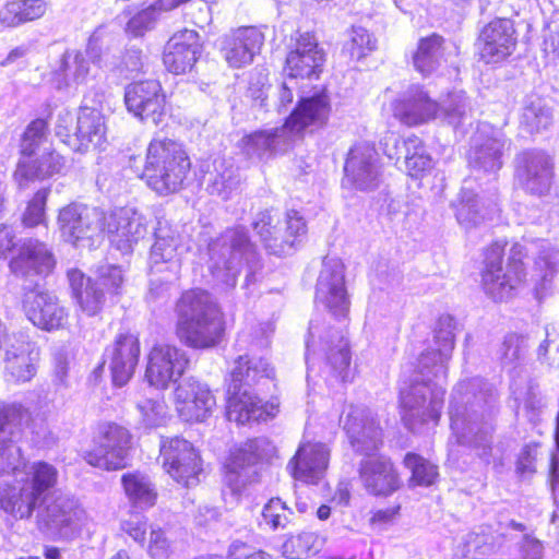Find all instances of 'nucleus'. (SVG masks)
<instances>
[{"instance_id":"f257e3e1","label":"nucleus","mask_w":559,"mask_h":559,"mask_svg":"<svg viewBox=\"0 0 559 559\" xmlns=\"http://www.w3.org/2000/svg\"><path fill=\"white\" fill-rule=\"evenodd\" d=\"M27 411L20 403L0 402V507L15 519H29L38 504L39 530L68 537L81 523L84 511L69 497L47 499L59 478L57 467L45 461L25 462L17 445Z\"/></svg>"},{"instance_id":"f03ea898","label":"nucleus","mask_w":559,"mask_h":559,"mask_svg":"<svg viewBox=\"0 0 559 559\" xmlns=\"http://www.w3.org/2000/svg\"><path fill=\"white\" fill-rule=\"evenodd\" d=\"M455 320L439 318L435 330L437 349H427L418 358V376L400 392L402 420L414 431L439 423L444 402L448 361L454 349Z\"/></svg>"},{"instance_id":"7ed1b4c3","label":"nucleus","mask_w":559,"mask_h":559,"mask_svg":"<svg viewBox=\"0 0 559 559\" xmlns=\"http://www.w3.org/2000/svg\"><path fill=\"white\" fill-rule=\"evenodd\" d=\"M533 249L538 250L535 259L536 276L544 283L550 282L559 271V248L548 241L515 242L509 251L507 266H502L504 246L495 242L485 253L481 285L485 293L496 301L511 298L524 284L526 272L523 259Z\"/></svg>"},{"instance_id":"20e7f679","label":"nucleus","mask_w":559,"mask_h":559,"mask_svg":"<svg viewBox=\"0 0 559 559\" xmlns=\"http://www.w3.org/2000/svg\"><path fill=\"white\" fill-rule=\"evenodd\" d=\"M493 401L492 386L480 378H473L455 385L449 406L450 426L456 443L477 450L485 460L491 450Z\"/></svg>"},{"instance_id":"39448f33","label":"nucleus","mask_w":559,"mask_h":559,"mask_svg":"<svg viewBox=\"0 0 559 559\" xmlns=\"http://www.w3.org/2000/svg\"><path fill=\"white\" fill-rule=\"evenodd\" d=\"M343 424L353 449L364 455L358 469L364 488L373 496H389L397 490L401 481L391 460L377 454L382 444V430L372 412L350 406Z\"/></svg>"},{"instance_id":"423d86ee","label":"nucleus","mask_w":559,"mask_h":559,"mask_svg":"<svg viewBox=\"0 0 559 559\" xmlns=\"http://www.w3.org/2000/svg\"><path fill=\"white\" fill-rule=\"evenodd\" d=\"M176 334L179 341L193 349L217 346L225 331L223 313L203 289H189L181 294L175 306Z\"/></svg>"},{"instance_id":"0eeeda50","label":"nucleus","mask_w":559,"mask_h":559,"mask_svg":"<svg viewBox=\"0 0 559 559\" xmlns=\"http://www.w3.org/2000/svg\"><path fill=\"white\" fill-rule=\"evenodd\" d=\"M274 368L264 358L239 356L230 372L227 389L226 416L229 421L243 425L250 421L267 420L275 416L277 405L263 403L251 386L263 378L273 379Z\"/></svg>"},{"instance_id":"6e6552de","label":"nucleus","mask_w":559,"mask_h":559,"mask_svg":"<svg viewBox=\"0 0 559 559\" xmlns=\"http://www.w3.org/2000/svg\"><path fill=\"white\" fill-rule=\"evenodd\" d=\"M190 166L180 143L170 139H153L147 147L143 176L151 189L167 195L181 188Z\"/></svg>"},{"instance_id":"1a4fd4ad","label":"nucleus","mask_w":559,"mask_h":559,"mask_svg":"<svg viewBox=\"0 0 559 559\" xmlns=\"http://www.w3.org/2000/svg\"><path fill=\"white\" fill-rule=\"evenodd\" d=\"M321 359L325 360V365L330 366L342 381L348 379L350 353L343 326H332L326 318L317 316L310 321L306 340L308 378L317 361Z\"/></svg>"},{"instance_id":"9d476101","label":"nucleus","mask_w":559,"mask_h":559,"mask_svg":"<svg viewBox=\"0 0 559 559\" xmlns=\"http://www.w3.org/2000/svg\"><path fill=\"white\" fill-rule=\"evenodd\" d=\"M255 254L243 227L226 229L207 246V265L216 285L223 289L233 288L242 261L253 260Z\"/></svg>"},{"instance_id":"9b49d317","label":"nucleus","mask_w":559,"mask_h":559,"mask_svg":"<svg viewBox=\"0 0 559 559\" xmlns=\"http://www.w3.org/2000/svg\"><path fill=\"white\" fill-rule=\"evenodd\" d=\"M73 116L63 110L58 115L56 135L75 152L99 148L106 141L105 117L100 109L84 104L80 107L76 123Z\"/></svg>"},{"instance_id":"f8f14e48","label":"nucleus","mask_w":559,"mask_h":559,"mask_svg":"<svg viewBox=\"0 0 559 559\" xmlns=\"http://www.w3.org/2000/svg\"><path fill=\"white\" fill-rule=\"evenodd\" d=\"M253 228L265 249L278 257L293 253L306 234V223L296 211L287 212L283 221L277 212H261L253 222Z\"/></svg>"},{"instance_id":"ddd939ff","label":"nucleus","mask_w":559,"mask_h":559,"mask_svg":"<svg viewBox=\"0 0 559 559\" xmlns=\"http://www.w3.org/2000/svg\"><path fill=\"white\" fill-rule=\"evenodd\" d=\"M94 442V449L84 453L88 465L104 471L127 467L132 444V436L127 428L116 423L99 424Z\"/></svg>"},{"instance_id":"4468645a","label":"nucleus","mask_w":559,"mask_h":559,"mask_svg":"<svg viewBox=\"0 0 559 559\" xmlns=\"http://www.w3.org/2000/svg\"><path fill=\"white\" fill-rule=\"evenodd\" d=\"M106 213L97 207L71 203L58 214V228L62 239L75 247H92L104 234Z\"/></svg>"},{"instance_id":"2eb2a0df","label":"nucleus","mask_w":559,"mask_h":559,"mask_svg":"<svg viewBox=\"0 0 559 559\" xmlns=\"http://www.w3.org/2000/svg\"><path fill=\"white\" fill-rule=\"evenodd\" d=\"M275 454L274 444L265 437L247 440L230 455L225 468V484L238 495L257 480L258 464Z\"/></svg>"},{"instance_id":"dca6fc26","label":"nucleus","mask_w":559,"mask_h":559,"mask_svg":"<svg viewBox=\"0 0 559 559\" xmlns=\"http://www.w3.org/2000/svg\"><path fill=\"white\" fill-rule=\"evenodd\" d=\"M160 457L164 469L178 484L190 487L199 483L201 459L189 441L179 437L162 440Z\"/></svg>"},{"instance_id":"f3484780","label":"nucleus","mask_w":559,"mask_h":559,"mask_svg":"<svg viewBox=\"0 0 559 559\" xmlns=\"http://www.w3.org/2000/svg\"><path fill=\"white\" fill-rule=\"evenodd\" d=\"M154 236L148 257L151 274H167L168 281L179 280L182 266L180 235L167 221L159 219Z\"/></svg>"},{"instance_id":"a211bd4d","label":"nucleus","mask_w":559,"mask_h":559,"mask_svg":"<svg viewBox=\"0 0 559 559\" xmlns=\"http://www.w3.org/2000/svg\"><path fill=\"white\" fill-rule=\"evenodd\" d=\"M316 301L335 318H345L349 298L345 286L344 264L340 259L325 258L316 286Z\"/></svg>"},{"instance_id":"6ab92c4d","label":"nucleus","mask_w":559,"mask_h":559,"mask_svg":"<svg viewBox=\"0 0 559 559\" xmlns=\"http://www.w3.org/2000/svg\"><path fill=\"white\" fill-rule=\"evenodd\" d=\"M188 365L189 358L183 349L156 344L147 355L145 379L150 385L165 390L182 377Z\"/></svg>"},{"instance_id":"aec40b11","label":"nucleus","mask_w":559,"mask_h":559,"mask_svg":"<svg viewBox=\"0 0 559 559\" xmlns=\"http://www.w3.org/2000/svg\"><path fill=\"white\" fill-rule=\"evenodd\" d=\"M148 230L146 217L132 207H118L106 213L104 233L112 246L122 253H130L133 246L143 239Z\"/></svg>"},{"instance_id":"412c9836","label":"nucleus","mask_w":559,"mask_h":559,"mask_svg":"<svg viewBox=\"0 0 559 559\" xmlns=\"http://www.w3.org/2000/svg\"><path fill=\"white\" fill-rule=\"evenodd\" d=\"M38 350L36 344L24 333H14L4 338V378L8 382L24 383L36 374Z\"/></svg>"},{"instance_id":"4be33fe9","label":"nucleus","mask_w":559,"mask_h":559,"mask_svg":"<svg viewBox=\"0 0 559 559\" xmlns=\"http://www.w3.org/2000/svg\"><path fill=\"white\" fill-rule=\"evenodd\" d=\"M344 171V182L350 183L358 190L367 191L378 188L382 170L374 146L367 142L355 144L348 152Z\"/></svg>"},{"instance_id":"5701e85b","label":"nucleus","mask_w":559,"mask_h":559,"mask_svg":"<svg viewBox=\"0 0 559 559\" xmlns=\"http://www.w3.org/2000/svg\"><path fill=\"white\" fill-rule=\"evenodd\" d=\"M22 309L29 322L43 331L64 329L69 312L51 293L32 289L24 294Z\"/></svg>"},{"instance_id":"b1692460","label":"nucleus","mask_w":559,"mask_h":559,"mask_svg":"<svg viewBox=\"0 0 559 559\" xmlns=\"http://www.w3.org/2000/svg\"><path fill=\"white\" fill-rule=\"evenodd\" d=\"M175 406L185 421L200 423L212 415L216 400L207 384L189 378L176 388Z\"/></svg>"},{"instance_id":"393cba45","label":"nucleus","mask_w":559,"mask_h":559,"mask_svg":"<svg viewBox=\"0 0 559 559\" xmlns=\"http://www.w3.org/2000/svg\"><path fill=\"white\" fill-rule=\"evenodd\" d=\"M516 46L513 22L495 19L484 26L478 38L480 59L486 63H499L512 55Z\"/></svg>"},{"instance_id":"a878e982","label":"nucleus","mask_w":559,"mask_h":559,"mask_svg":"<svg viewBox=\"0 0 559 559\" xmlns=\"http://www.w3.org/2000/svg\"><path fill=\"white\" fill-rule=\"evenodd\" d=\"M124 103L130 112L143 121L154 124L160 122L164 116L165 96L156 80L131 83L124 93Z\"/></svg>"},{"instance_id":"bb28decb","label":"nucleus","mask_w":559,"mask_h":559,"mask_svg":"<svg viewBox=\"0 0 559 559\" xmlns=\"http://www.w3.org/2000/svg\"><path fill=\"white\" fill-rule=\"evenodd\" d=\"M330 449L321 442H302L287 463V471L298 481L316 485L325 475Z\"/></svg>"},{"instance_id":"cd10ccee","label":"nucleus","mask_w":559,"mask_h":559,"mask_svg":"<svg viewBox=\"0 0 559 559\" xmlns=\"http://www.w3.org/2000/svg\"><path fill=\"white\" fill-rule=\"evenodd\" d=\"M518 183L528 193L542 195L551 185V158L542 151H525L518 155L515 166Z\"/></svg>"},{"instance_id":"c85d7f7f","label":"nucleus","mask_w":559,"mask_h":559,"mask_svg":"<svg viewBox=\"0 0 559 559\" xmlns=\"http://www.w3.org/2000/svg\"><path fill=\"white\" fill-rule=\"evenodd\" d=\"M330 111V98L324 91H320L311 96L300 97L284 126L295 141L307 129L323 127L329 119Z\"/></svg>"},{"instance_id":"c756f323","label":"nucleus","mask_w":559,"mask_h":559,"mask_svg":"<svg viewBox=\"0 0 559 559\" xmlns=\"http://www.w3.org/2000/svg\"><path fill=\"white\" fill-rule=\"evenodd\" d=\"M264 43V34L254 26L239 27L221 39V52L231 68H242L253 61Z\"/></svg>"},{"instance_id":"7c9ffc66","label":"nucleus","mask_w":559,"mask_h":559,"mask_svg":"<svg viewBox=\"0 0 559 559\" xmlns=\"http://www.w3.org/2000/svg\"><path fill=\"white\" fill-rule=\"evenodd\" d=\"M324 52L310 33L301 34L287 55L285 71L290 80L318 79L324 63Z\"/></svg>"},{"instance_id":"2f4dec72","label":"nucleus","mask_w":559,"mask_h":559,"mask_svg":"<svg viewBox=\"0 0 559 559\" xmlns=\"http://www.w3.org/2000/svg\"><path fill=\"white\" fill-rule=\"evenodd\" d=\"M506 144L504 135L500 131L483 126L472 141L469 166L476 171L496 174L502 166Z\"/></svg>"},{"instance_id":"473e14b6","label":"nucleus","mask_w":559,"mask_h":559,"mask_svg":"<svg viewBox=\"0 0 559 559\" xmlns=\"http://www.w3.org/2000/svg\"><path fill=\"white\" fill-rule=\"evenodd\" d=\"M140 341L136 335L119 333L106 348L105 355L109 361L112 382L122 386L132 378L140 357Z\"/></svg>"},{"instance_id":"72a5a7b5","label":"nucleus","mask_w":559,"mask_h":559,"mask_svg":"<svg viewBox=\"0 0 559 559\" xmlns=\"http://www.w3.org/2000/svg\"><path fill=\"white\" fill-rule=\"evenodd\" d=\"M9 266L15 276L32 281L35 276H47L55 267V259L44 242L29 238L21 242Z\"/></svg>"},{"instance_id":"f704fd0d","label":"nucleus","mask_w":559,"mask_h":559,"mask_svg":"<svg viewBox=\"0 0 559 559\" xmlns=\"http://www.w3.org/2000/svg\"><path fill=\"white\" fill-rule=\"evenodd\" d=\"M201 55L199 34L192 29L175 33L164 48L163 62L174 74L190 71Z\"/></svg>"},{"instance_id":"c9c22d12","label":"nucleus","mask_w":559,"mask_h":559,"mask_svg":"<svg viewBox=\"0 0 559 559\" xmlns=\"http://www.w3.org/2000/svg\"><path fill=\"white\" fill-rule=\"evenodd\" d=\"M394 116L408 126H416L436 119L439 103L432 100L420 86L409 87L393 105Z\"/></svg>"},{"instance_id":"e433bc0d","label":"nucleus","mask_w":559,"mask_h":559,"mask_svg":"<svg viewBox=\"0 0 559 559\" xmlns=\"http://www.w3.org/2000/svg\"><path fill=\"white\" fill-rule=\"evenodd\" d=\"M293 142L292 135L283 124L281 128L260 130L243 136L240 147L249 158L269 159L287 151Z\"/></svg>"},{"instance_id":"4c0bfd02","label":"nucleus","mask_w":559,"mask_h":559,"mask_svg":"<svg viewBox=\"0 0 559 559\" xmlns=\"http://www.w3.org/2000/svg\"><path fill=\"white\" fill-rule=\"evenodd\" d=\"M63 167L64 158L50 146H45L37 155L20 159L14 171V180L20 188H25L28 181L60 174Z\"/></svg>"},{"instance_id":"58836bf2","label":"nucleus","mask_w":559,"mask_h":559,"mask_svg":"<svg viewBox=\"0 0 559 559\" xmlns=\"http://www.w3.org/2000/svg\"><path fill=\"white\" fill-rule=\"evenodd\" d=\"M90 41L85 52L79 50H67L59 62L58 68L53 71L52 83L59 91L76 87L86 82L90 64L88 60L94 59V48Z\"/></svg>"},{"instance_id":"ea45409f","label":"nucleus","mask_w":559,"mask_h":559,"mask_svg":"<svg viewBox=\"0 0 559 559\" xmlns=\"http://www.w3.org/2000/svg\"><path fill=\"white\" fill-rule=\"evenodd\" d=\"M455 217L460 226L468 230L483 224L492 212L493 207L486 205L479 195L465 181L457 197L452 204Z\"/></svg>"},{"instance_id":"a19ab883","label":"nucleus","mask_w":559,"mask_h":559,"mask_svg":"<svg viewBox=\"0 0 559 559\" xmlns=\"http://www.w3.org/2000/svg\"><path fill=\"white\" fill-rule=\"evenodd\" d=\"M68 276L81 310L87 316L97 314L105 300V294L99 288L98 283L85 277L79 270L69 271Z\"/></svg>"},{"instance_id":"79ce46f5","label":"nucleus","mask_w":559,"mask_h":559,"mask_svg":"<svg viewBox=\"0 0 559 559\" xmlns=\"http://www.w3.org/2000/svg\"><path fill=\"white\" fill-rule=\"evenodd\" d=\"M121 484L130 503L141 510L152 508L157 500V490L148 475L139 471L123 474Z\"/></svg>"},{"instance_id":"37998d69","label":"nucleus","mask_w":559,"mask_h":559,"mask_svg":"<svg viewBox=\"0 0 559 559\" xmlns=\"http://www.w3.org/2000/svg\"><path fill=\"white\" fill-rule=\"evenodd\" d=\"M444 55V40L438 34L420 38L413 55L414 68L424 75L431 74L440 66Z\"/></svg>"},{"instance_id":"c03bdc74","label":"nucleus","mask_w":559,"mask_h":559,"mask_svg":"<svg viewBox=\"0 0 559 559\" xmlns=\"http://www.w3.org/2000/svg\"><path fill=\"white\" fill-rule=\"evenodd\" d=\"M213 166L214 170L210 173L207 180V190L211 194L227 200L238 188L240 181L238 170L226 159H215Z\"/></svg>"},{"instance_id":"a18cd8bd","label":"nucleus","mask_w":559,"mask_h":559,"mask_svg":"<svg viewBox=\"0 0 559 559\" xmlns=\"http://www.w3.org/2000/svg\"><path fill=\"white\" fill-rule=\"evenodd\" d=\"M551 121L552 112L545 99L538 96H530L526 98L521 115V124L530 133L546 129Z\"/></svg>"},{"instance_id":"49530a36","label":"nucleus","mask_w":559,"mask_h":559,"mask_svg":"<svg viewBox=\"0 0 559 559\" xmlns=\"http://www.w3.org/2000/svg\"><path fill=\"white\" fill-rule=\"evenodd\" d=\"M469 109V100L465 93L463 91H453L439 104V115L437 118L456 128L465 120Z\"/></svg>"},{"instance_id":"de8ad7c7","label":"nucleus","mask_w":559,"mask_h":559,"mask_svg":"<svg viewBox=\"0 0 559 559\" xmlns=\"http://www.w3.org/2000/svg\"><path fill=\"white\" fill-rule=\"evenodd\" d=\"M495 537L489 528L479 527L463 538V556L475 558L490 555L495 551Z\"/></svg>"},{"instance_id":"09e8293b","label":"nucleus","mask_w":559,"mask_h":559,"mask_svg":"<svg viewBox=\"0 0 559 559\" xmlns=\"http://www.w3.org/2000/svg\"><path fill=\"white\" fill-rule=\"evenodd\" d=\"M45 146H50L46 139V122L43 119H36L28 124L23 134L22 157H33Z\"/></svg>"},{"instance_id":"8fccbe9b","label":"nucleus","mask_w":559,"mask_h":559,"mask_svg":"<svg viewBox=\"0 0 559 559\" xmlns=\"http://www.w3.org/2000/svg\"><path fill=\"white\" fill-rule=\"evenodd\" d=\"M319 537L312 532H302L289 536L282 545V554L287 559H301L312 551H317Z\"/></svg>"},{"instance_id":"3c124183","label":"nucleus","mask_w":559,"mask_h":559,"mask_svg":"<svg viewBox=\"0 0 559 559\" xmlns=\"http://www.w3.org/2000/svg\"><path fill=\"white\" fill-rule=\"evenodd\" d=\"M528 348L527 338L515 333L508 334L498 352L503 367H514L524 359Z\"/></svg>"},{"instance_id":"603ef678","label":"nucleus","mask_w":559,"mask_h":559,"mask_svg":"<svg viewBox=\"0 0 559 559\" xmlns=\"http://www.w3.org/2000/svg\"><path fill=\"white\" fill-rule=\"evenodd\" d=\"M404 463L412 472L411 484L414 486H430L438 476L437 466L417 454H406Z\"/></svg>"},{"instance_id":"864d4df0","label":"nucleus","mask_w":559,"mask_h":559,"mask_svg":"<svg viewBox=\"0 0 559 559\" xmlns=\"http://www.w3.org/2000/svg\"><path fill=\"white\" fill-rule=\"evenodd\" d=\"M167 11L168 10H164V7H162L159 0H157L133 15L127 23L126 32L133 37L142 36L145 32L154 27L159 13Z\"/></svg>"},{"instance_id":"5fc2aeb1","label":"nucleus","mask_w":559,"mask_h":559,"mask_svg":"<svg viewBox=\"0 0 559 559\" xmlns=\"http://www.w3.org/2000/svg\"><path fill=\"white\" fill-rule=\"evenodd\" d=\"M136 408L140 421L145 428L160 427L168 418V407L163 400L146 399L139 402Z\"/></svg>"},{"instance_id":"6e6d98bb","label":"nucleus","mask_w":559,"mask_h":559,"mask_svg":"<svg viewBox=\"0 0 559 559\" xmlns=\"http://www.w3.org/2000/svg\"><path fill=\"white\" fill-rule=\"evenodd\" d=\"M290 514L292 511L280 498H273L263 507L259 524L272 531L285 528Z\"/></svg>"},{"instance_id":"4d7b16f0","label":"nucleus","mask_w":559,"mask_h":559,"mask_svg":"<svg viewBox=\"0 0 559 559\" xmlns=\"http://www.w3.org/2000/svg\"><path fill=\"white\" fill-rule=\"evenodd\" d=\"M377 39L369 32L360 26L353 27L350 39L345 45V49L349 52L352 59L360 60L366 55L374 50Z\"/></svg>"},{"instance_id":"13d9d810","label":"nucleus","mask_w":559,"mask_h":559,"mask_svg":"<svg viewBox=\"0 0 559 559\" xmlns=\"http://www.w3.org/2000/svg\"><path fill=\"white\" fill-rule=\"evenodd\" d=\"M383 153L390 159H401L407 154V152L413 148L418 147L419 138L416 135L408 136L407 139H402L399 134L389 132L384 135L381 141Z\"/></svg>"},{"instance_id":"bf43d9fd","label":"nucleus","mask_w":559,"mask_h":559,"mask_svg":"<svg viewBox=\"0 0 559 559\" xmlns=\"http://www.w3.org/2000/svg\"><path fill=\"white\" fill-rule=\"evenodd\" d=\"M404 162L407 174L413 178H419L432 168V158L420 139L418 147L405 154Z\"/></svg>"},{"instance_id":"052dcab7","label":"nucleus","mask_w":559,"mask_h":559,"mask_svg":"<svg viewBox=\"0 0 559 559\" xmlns=\"http://www.w3.org/2000/svg\"><path fill=\"white\" fill-rule=\"evenodd\" d=\"M49 191L48 188L38 190L28 202L23 214V224L26 227H34L45 223V207Z\"/></svg>"},{"instance_id":"680f3d73","label":"nucleus","mask_w":559,"mask_h":559,"mask_svg":"<svg viewBox=\"0 0 559 559\" xmlns=\"http://www.w3.org/2000/svg\"><path fill=\"white\" fill-rule=\"evenodd\" d=\"M95 282L99 287L104 286L108 294H119L123 283V273L120 266L112 264H104L97 269V277Z\"/></svg>"},{"instance_id":"e2e57ef3","label":"nucleus","mask_w":559,"mask_h":559,"mask_svg":"<svg viewBox=\"0 0 559 559\" xmlns=\"http://www.w3.org/2000/svg\"><path fill=\"white\" fill-rule=\"evenodd\" d=\"M147 552L153 559H169L173 554V544L162 528H152Z\"/></svg>"},{"instance_id":"0e129e2a","label":"nucleus","mask_w":559,"mask_h":559,"mask_svg":"<svg viewBox=\"0 0 559 559\" xmlns=\"http://www.w3.org/2000/svg\"><path fill=\"white\" fill-rule=\"evenodd\" d=\"M274 330L272 322H262L252 326L249 332L242 333L241 337L245 342H249L253 348L263 349L271 344Z\"/></svg>"},{"instance_id":"69168bd1","label":"nucleus","mask_w":559,"mask_h":559,"mask_svg":"<svg viewBox=\"0 0 559 559\" xmlns=\"http://www.w3.org/2000/svg\"><path fill=\"white\" fill-rule=\"evenodd\" d=\"M23 12L19 0H9L0 7V26L16 28L24 25Z\"/></svg>"},{"instance_id":"338daca9","label":"nucleus","mask_w":559,"mask_h":559,"mask_svg":"<svg viewBox=\"0 0 559 559\" xmlns=\"http://www.w3.org/2000/svg\"><path fill=\"white\" fill-rule=\"evenodd\" d=\"M121 530L134 542L143 544L146 534V519L141 513H132L121 521Z\"/></svg>"},{"instance_id":"774afa93","label":"nucleus","mask_w":559,"mask_h":559,"mask_svg":"<svg viewBox=\"0 0 559 559\" xmlns=\"http://www.w3.org/2000/svg\"><path fill=\"white\" fill-rule=\"evenodd\" d=\"M228 559H271V556L251 545L235 542L229 547Z\"/></svg>"}]
</instances>
